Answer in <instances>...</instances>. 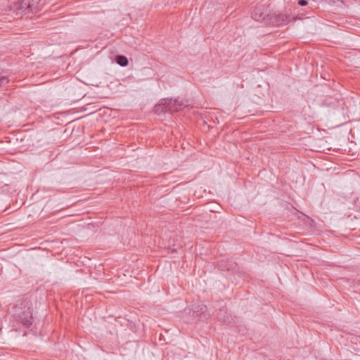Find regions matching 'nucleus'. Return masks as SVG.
<instances>
[{
    "mask_svg": "<svg viewBox=\"0 0 360 360\" xmlns=\"http://www.w3.org/2000/svg\"><path fill=\"white\" fill-rule=\"evenodd\" d=\"M187 106V102L179 98H169L165 100L164 103L155 106V111L158 112H174L183 109Z\"/></svg>",
    "mask_w": 360,
    "mask_h": 360,
    "instance_id": "1",
    "label": "nucleus"
},
{
    "mask_svg": "<svg viewBox=\"0 0 360 360\" xmlns=\"http://www.w3.org/2000/svg\"><path fill=\"white\" fill-rule=\"evenodd\" d=\"M31 306L32 304L30 301H25L24 309L20 307H17L15 311V316L17 320L26 327L30 326L32 323Z\"/></svg>",
    "mask_w": 360,
    "mask_h": 360,
    "instance_id": "2",
    "label": "nucleus"
},
{
    "mask_svg": "<svg viewBox=\"0 0 360 360\" xmlns=\"http://www.w3.org/2000/svg\"><path fill=\"white\" fill-rule=\"evenodd\" d=\"M268 16L267 8L264 5L257 6L252 12V18L258 22H263Z\"/></svg>",
    "mask_w": 360,
    "mask_h": 360,
    "instance_id": "3",
    "label": "nucleus"
},
{
    "mask_svg": "<svg viewBox=\"0 0 360 360\" xmlns=\"http://www.w3.org/2000/svg\"><path fill=\"white\" fill-rule=\"evenodd\" d=\"M9 11H13L16 16L21 15L27 13L28 9L27 5L25 4V0L15 3L13 6L8 7Z\"/></svg>",
    "mask_w": 360,
    "mask_h": 360,
    "instance_id": "4",
    "label": "nucleus"
},
{
    "mask_svg": "<svg viewBox=\"0 0 360 360\" xmlns=\"http://www.w3.org/2000/svg\"><path fill=\"white\" fill-rule=\"evenodd\" d=\"M29 13H37L42 7L41 0H25Z\"/></svg>",
    "mask_w": 360,
    "mask_h": 360,
    "instance_id": "5",
    "label": "nucleus"
},
{
    "mask_svg": "<svg viewBox=\"0 0 360 360\" xmlns=\"http://www.w3.org/2000/svg\"><path fill=\"white\" fill-rule=\"evenodd\" d=\"M234 264H230L229 262H224L221 261L220 264H219V268L222 270H228V271H233L234 268L233 266Z\"/></svg>",
    "mask_w": 360,
    "mask_h": 360,
    "instance_id": "6",
    "label": "nucleus"
},
{
    "mask_svg": "<svg viewBox=\"0 0 360 360\" xmlns=\"http://www.w3.org/2000/svg\"><path fill=\"white\" fill-rule=\"evenodd\" d=\"M288 21L287 15L284 14H280L276 17V22L278 25L287 24Z\"/></svg>",
    "mask_w": 360,
    "mask_h": 360,
    "instance_id": "7",
    "label": "nucleus"
},
{
    "mask_svg": "<svg viewBox=\"0 0 360 360\" xmlns=\"http://www.w3.org/2000/svg\"><path fill=\"white\" fill-rule=\"evenodd\" d=\"M116 61L122 67H125L128 64L127 58L123 56H118L116 58Z\"/></svg>",
    "mask_w": 360,
    "mask_h": 360,
    "instance_id": "8",
    "label": "nucleus"
},
{
    "mask_svg": "<svg viewBox=\"0 0 360 360\" xmlns=\"http://www.w3.org/2000/svg\"><path fill=\"white\" fill-rule=\"evenodd\" d=\"M9 82V79L7 77L3 76L0 77V86H5L6 84H8Z\"/></svg>",
    "mask_w": 360,
    "mask_h": 360,
    "instance_id": "9",
    "label": "nucleus"
},
{
    "mask_svg": "<svg viewBox=\"0 0 360 360\" xmlns=\"http://www.w3.org/2000/svg\"><path fill=\"white\" fill-rule=\"evenodd\" d=\"M199 309L196 310L195 312L197 313V315H200L201 314H203L207 310V307L205 305H202L200 307H198Z\"/></svg>",
    "mask_w": 360,
    "mask_h": 360,
    "instance_id": "10",
    "label": "nucleus"
},
{
    "mask_svg": "<svg viewBox=\"0 0 360 360\" xmlns=\"http://www.w3.org/2000/svg\"><path fill=\"white\" fill-rule=\"evenodd\" d=\"M300 6H304L307 4V1L306 0H300L298 3Z\"/></svg>",
    "mask_w": 360,
    "mask_h": 360,
    "instance_id": "11",
    "label": "nucleus"
}]
</instances>
